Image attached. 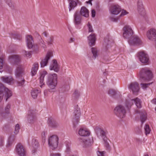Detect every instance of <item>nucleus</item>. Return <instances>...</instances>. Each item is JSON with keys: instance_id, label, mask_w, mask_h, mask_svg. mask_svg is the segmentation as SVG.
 Masks as SVG:
<instances>
[{"instance_id": "f257e3e1", "label": "nucleus", "mask_w": 156, "mask_h": 156, "mask_svg": "<svg viewBox=\"0 0 156 156\" xmlns=\"http://www.w3.org/2000/svg\"><path fill=\"white\" fill-rule=\"evenodd\" d=\"M123 36L124 38L129 39V42L131 45H139L142 42L140 38L137 36H133V32L130 26H125L123 28Z\"/></svg>"}, {"instance_id": "f03ea898", "label": "nucleus", "mask_w": 156, "mask_h": 156, "mask_svg": "<svg viewBox=\"0 0 156 156\" xmlns=\"http://www.w3.org/2000/svg\"><path fill=\"white\" fill-rule=\"evenodd\" d=\"M20 61L21 57L19 55H12L9 56V61L12 65L18 66L16 71V77L22 76L24 71L23 66L22 65H20Z\"/></svg>"}, {"instance_id": "7ed1b4c3", "label": "nucleus", "mask_w": 156, "mask_h": 156, "mask_svg": "<svg viewBox=\"0 0 156 156\" xmlns=\"http://www.w3.org/2000/svg\"><path fill=\"white\" fill-rule=\"evenodd\" d=\"M139 76L141 80L149 81L154 77V75L151 68L144 67L141 69L139 73Z\"/></svg>"}, {"instance_id": "20e7f679", "label": "nucleus", "mask_w": 156, "mask_h": 156, "mask_svg": "<svg viewBox=\"0 0 156 156\" xmlns=\"http://www.w3.org/2000/svg\"><path fill=\"white\" fill-rule=\"evenodd\" d=\"M57 76L56 74H50L48 76L46 83L50 88L48 90L50 92H52L51 90H54L57 84Z\"/></svg>"}, {"instance_id": "39448f33", "label": "nucleus", "mask_w": 156, "mask_h": 156, "mask_svg": "<svg viewBox=\"0 0 156 156\" xmlns=\"http://www.w3.org/2000/svg\"><path fill=\"white\" fill-rule=\"evenodd\" d=\"M12 95V92L8 88L2 85L0 90V103L2 101L3 97L6 101Z\"/></svg>"}, {"instance_id": "423d86ee", "label": "nucleus", "mask_w": 156, "mask_h": 156, "mask_svg": "<svg viewBox=\"0 0 156 156\" xmlns=\"http://www.w3.org/2000/svg\"><path fill=\"white\" fill-rule=\"evenodd\" d=\"M114 114L118 117L122 118L126 116V111L125 107L121 105H117L114 110Z\"/></svg>"}, {"instance_id": "0eeeda50", "label": "nucleus", "mask_w": 156, "mask_h": 156, "mask_svg": "<svg viewBox=\"0 0 156 156\" xmlns=\"http://www.w3.org/2000/svg\"><path fill=\"white\" fill-rule=\"evenodd\" d=\"M138 57L141 63L146 65L149 64V57L146 51H141L139 52L138 53Z\"/></svg>"}, {"instance_id": "6e6552de", "label": "nucleus", "mask_w": 156, "mask_h": 156, "mask_svg": "<svg viewBox=\"0 0 156 156\" xmlns=\"http://www.w3.org/2000/svg\"><path fill=\"white\" fill-rule=\"evenodd\" d=\"M58 138L57 136L53 135L48 139V144L50 148L52 150L55 149L57 147Z\"/></svg>"}, {"instance_id": "1a4fd4ad", "label": "nucleus", "mask_w": 156, "mask_h": 156, "mask_svg": "<svg viewBox=\"0 0 156 156\" xmlns=\"http://www.w3.org/2000/svg\"><path fill=\"white\" fill-rule=\"evenodd\" d=\"M146 36L150 41L154 42L156 44V29L151 28L148 30Z\"/></svg>"}, {"instance_id": "9d476101", "label": "nucleus", "mask_w": 156, "mask_h": 156, "mask_svg": "<svg viewBox=\"0 0 156 156\" xmlns=\"http://www.w3.org/2000/svg\"><path fill=\"white\" fill-rule=\"evenodd\" d=\"M26 42L28 48H33L34 49L33 52L35 53L38 52L37 48L36 49L35 46L34 44V42L32 36L30 35H28L26 37Z\"/></svg>"}, {"instance_id": "9b49d317", "label": "nucleus", "mask_w": 156, "mask_h": 156, "mask_svg": "<svg viewBox=\"0 0 156 156\" xmlns=\"http://www.w3.org/2000/svg\"><path fill=\"white\" fill-rule=\"evenodd\" d=\"M134 103L137 108H140L141 107V101L140 99L136 98L134 99H131L129 101H126V106L127 108L131 107Z\"/></svg>"}, {"instance_id": "f8f14e48", "label": "nucleus", "mask_w": 156, "mask_h": 156, "mask_svg": "<svg viewBox=\"0 0 156 156\" xmlns=\"http://www.w3.org/2000/svg\"><path fill=\"white\" fill-rule=\"evenodd\" d=\"M74 117L73 120V126L76 127L79 121L80 116V108L77 106L76 108H75L74 112Z\"/></svg>"}, {"instance_id": "ddd939ff", "label": "nucleus", "mask_w": 156, "mask_h": 156, "mask_svg": "<svg viewBox=\"0 0 156 156\" xmlns=\"http://www.w3.org/2000/svg\"><path fill=\"white\" fill-rule=\"evenodd\" d=\"M96 133L99 139L105 140L106 137V131L103 129L96 127L95 129Z\"/></svg>"}, {"instance_id": "4468645a", "label": "nucleus", "mask_w": 156, "mask_h": 156, "mask_svg": "<svg viewBox=\"0 0 156 156\" xmlns=\"http://www.w3.org/2000/svg\"><path fill=\"white\" fill-rule=\"evenodd\" d=\"M79 140L83 147H88L91 146L93 144V139H88L86 140L83 138H80Z\"/></svg>"}, {"instance_id": "2eb2a0df", "label": "nucleus", "mask_w": 156, "mask_h": 156, "mask_svg": "<svg viewBox=\"0 0 156 156\" xmlns=\"http://www.w3.org/2000/svg\"><path fill=\"white\" fill-rule=\"evenodd\" d=\"M16 151L19 156H26V150L21 144H19L16 145Z\"/></svg>"}, {"instance_id": "dca6fc26", "label": "nucleus", "mask_w": 156, "mask_h": 156, "mask_svg": "<svg viewBox=\"0 0 156 156\" xmlns=\"http://www.w3.org/2000/svg\"><path fill=\"white\" fill-rule=\"evenodd\" d=\"M82 18L78 11H76L73 15V22L76 26L80 25L81 23Z\"/></svg>"}, {"instance_id": "f3484780", "label": "nucleus", "mask_w": 156, "mask_h": 156, "mask_svg": "<svg viewBox=\"0 0 156 156\" xmlns=\"http://www.w3.org/2000/svg\"><path fill=\"white\" fill-rule=\"evenodd\" d=\"M129 88L132 91L134 94H136L139 90V87L138 83L136 82L131 83L129 85Z\"/></svg>"}, {"instance_id": "a211bd4d", "label": "nucleus", "mask_w": 156, "mask_h": 156, "mask_svg": "<svg viewBox=\"0 0 156 156\" xmlns=\"http://www.w3.org/2000/svg\"><path fill=\"white\" fill-rule=\"evenodd\" d=\"M137 9L139 13L143 16L146 14L145 9L144 7L142 0H138Z\"/></svg>"}, {"instance_id": "6ab92c4d", "label": "nucleus", "mask_w": 156, "mask_h": 156, "mask_svg": "<svg viewBox=\"0 0 156 156\" xmlns=\"http://www.w3.org/2000/svg\"><path fill=\"white\" fill-rule=\"evenodd\" d=\"M28 144L34 148V150L32 151V153H34L36 151V149L39 146V143L37 140L34 138L30 142V140L29 139L28 141Z\"/></svg>"}, {"instance_id": "aec40b11", "label": "nucleus", "mask_w": 156, "mask_h": 156, "mask_svg": "<svg viewBox=\"0 0 156 156\" xmlns=\"http://www.w3.org/2000/svg\"><path fill=\"white\" fill-rule=\"evenodd\" d=\"M53 55L52 52H50L48 53L45 58L42 60L40 62L41 67H44L46 66L48 62V60Z\"/></svg>"}, {"instance_id": "412c9836", "label": "nucleus", "mask_w": 156, "mask_h": 156, "mask_svg": "<svg viewBox=\"0 0 156 156\" xmlns=\"http://www.w3.org/2000/svg\"><path fill=\"white\" fill-rule=\"evenodd\" d=\"M121 11V7L118 5H113L111 7L110 11L113 15H118Z\"/></svg>"}, {"instance_id": "4be33fe9", "label": "nucleus", "mask_w": 156, "mask_h": 156, "mask_svg": "<svg viewBox=\"0 0 156 156\" xmlns=\"http://www.w3.org/2000/svg\"><path fill=\"white\" fill-rule=\"evenodd\" d=\"M96 35L94 34H90L88 37V41L89 45L90 46H94L95 44Z\"/></svg>"}, {"instance_id": "5701e85b", "label": "nucleus", "mask_w": 156, "mask_h": 156, "mask_svg": "<svg viewBox=\"0 0 156 156\" xmlns=\"http://www.w3.org/2000/svg\"><path fill=\"white\" fill-rule=\"evenodd\" d=\"M1 78L4 82L9 84H12L14 83V79L11 76H2Z\"/></svg>"}, {"instance_id": "b1692460", "label": "nucleus", "mask_w": 156, "mask_h": 156, "mask_svg": "<svg viewBox=\"0 0 156 156\" xmlns=\"http://www.w3.org/2000/svg\"><path fill=\"white\" fill-rule=\"evenodd\" d=\"M78 133L82 136H88L90 135V132L88 130L85 128H80L79 130Z\"/></svg>"}, {"instance_id": "393cba45", "label": "nucleus", "mask_w": 156, "mask_h": 156, "mask_svg": "<svg viewBox=\"0 0 156 156\" xmlns=\"http://www.w3.org/2000/svg\"><path fill=\"white\" fill-rule=\"evenodd\" d=\"M128 13V12H127L126 10L123 9L122 11V12L121 14L120 15L119 17H115L111 16L110 17V20L113 22H117L118 20H119V17L123 16H124L127 14Z\"/></svg>"}, {"instance_id": "a878e982", "label": "nucleus", "mask_w": 156, "mask_h": 156, "mask_svg": "<svg viewBox=\"0 0 156 156\" xmlns=\"http://www.w3.org/2000/svg\"><path fill=\"white\" fill-rule=\"evenodd\" d=\"M50 69L54 70L56 72H58L59 71V67L56 60L53 59V63L50 66Z\"/></svg>"}, {"instance_id": "bb28decb", "label": "nucleus", "mask_w": 156, "mask_h": 156, "mask_svg": "<svg viewBox=\"0 0 156 156\" xmlns=\"http://www.w3.org/2000/svg\"><path fill=\"white\" fill-rule=\"evenodd\" d=\"M79 13L80 15L83 16L85 17H88L89 16V10L85 7H82L81 8Z\"/></svg>"}, {"instance_id": "cd10ccee", "label": "nucleus", "mask_w": 156, "mask_h": 156, "mask_svg": "<svg viewBox=\"0 0 156 156\" xmlns=\"http://www.w3.org/2000/svg\"><path fill=\"white\" fill-rule=\"evenodd\" d=\"M69 2V11H70L76 6L78 0H68Z\"/></svg>"}, {"instance_id": "c85d7f7f", "label": "nucleus", "mask_w": 156, "mask_h": 156, "mask_svg": "<svg viewBox=\"0 0 156 156\" xmlns=\"http://www.w3.org/2000/svg\"><path fill=\"white\" fill-rule=\"evenodd\" d=\"M11 105L9 104H8L5 107L4 112L0 111V113L2 116H4L5 114H8L9 113V111L10 109Z\"/></svg>"}, {"instance_id": "c756f323", "label": "nucleus", "mask_w": 156, "mask_h": 156, "mask_svg": "<svg viewBox=\"0 0 156 156\" xmlns=\"http://www.w3.org/2000/svg\"><path fill=\"white\" fill-rule=\"evenodd\" d=\"M38 64L37 62H35L33 64L31 71V75L32 76L36 74L38 68Z\"/></svg>"}, {"instance_id": "7c9ffc66", "label": "nucleus", "mask_w": 156, "mask_h": 156, "mask_svg": "<svg viewBox=\"0 0 156 156\" xmlns=\"http://www.w3.org/2000/svg\"><path fill=\"white\" fill-rule=\"evenodd\" d=\"M36 119L35 115L31 111L29 112V114L28 116V120L29 122L32 123L33 122L34 120Z\"/></svg>"}, {"instance_id": "2f4dec72", "label": "nucleus", "mask_w": 156, "mask_h": 156, "mask_svg": "<svg viewBox=\"0 0 156 156\" xmlns=\"http://www.w3.org/2000/svg\"><path fill=\"white\" fill-rule=\"evenodd\" d=\"M47 74V72L46 71L43 72L41 75V76L40 77V87H42V86L44 84V77Z\"/></svg>"}, {"instance_id": "473e14b6", "label": "nucleus", "mask_w": 156, "mask_h": 156, "mask_svg": "<svg viewBox=\"0 0 156 156\" xmlns=\"http://www.w3.org/2000/svg\"><path fill=\"white\" fill-rule=\"evenodd\" d=\"M91 52L93 54V58L94 59L98 57L99 55V51L97 48L93 47L91 48Z\"/></svg>"}, {"instance_id": "72a5a7b5", "label": "nucleus", "mask_w": 156, "mask_h": 156, "mask_svg": "<svg viewBox=\"0 0 156 156\" xmlns=\"http://www.w3.org/2000/svg\"><path fill=\"white\" fill-rule=\"evenodd\" d=\"M48 122L49 126L51 127H56L58 125V123L54 121H52L51 119H49Z\"/></svg>"}, {"instance_id": "f704fd0d", "label": "nucleus", "mask_w": 156, "mask_h": 156, "mask_svg": "<svg viewBox=\"0 0 156 156\" xmlns=\"http://www.w3.org/2000/svg\"><path fill=\"white\" fill-rule=\"evenodd\" d=\"M40 92V90L35 89L32 91L31 92V96L34 99L36 98L38 94Z\"/></svg>"}, {"instance_id": "c9c22d12", "label": "nucleus", "mask_w": 156, "mask_h": 156, "mask_svg": "<svg viewBox=\"0 0 156 156\" xmlns=\"http://www.w3.org/2000/svg\"><path fill=\"white\" fill-rule=\"evenodd\" d=\"M71 143L70 142L66 141V151L67 154H70V146Z\"/></svg>"}, {"instance_id": "e433bc0d", "label": "nucleus", "mask_w": 156, "mask_h": 156, "mask_svg": "<svg viewBox=\"0 0 156 156\" xmlns=\"http://www.w3.org/2000/svg\"><path fill=\"white\" fill-rule=\"evenodd\" d=\"M147 118L146 114L145 112L141 114L140 116V120L142 124H143L146 121Z\"/></svg>"}, {"instance_id": "4c0bfd02", "label": "nucleus", "mask_w": 156, "mask_h": 156, "mask_svg": "<svg viewBox=\"0 0 156 156\" xmlns=\"http://www.w3.org/2000/svg\"><path fill=\"white\" fill-rule=\"evenodd\" d=\"M152 82L149 83H141L140 86L144 90H146V88L148 87L151 84Z\"/></svg>"}, {"instance_id": "58836bf2", "label": "nucleus", "mask_w": 156, "mask_h": 156, "mask_svg": "<svg viewBox=\"0 0 156 156\" xmlns=\"http://www.w3.org/2000/svg\"><path fill=\"white\" fill-rule=\"evenodd\" d=\"M104 141V144L106 148L107 149H109L110 148V145L109 144V142H108V140H108L107 138H106V139H105V140H103Z\"/></svg>"}, {"instance_id": "ea45409f", "label": "nucleus", "mask_w": 156, "mask_h": 156, "mask_svg": "<svg viewBox=\"0 0 156 156\" xmlns=\"http://www.w3.org/2000/svg\"><path fill=\"white\" fill-rule=\"evenodd\" d=\"M23 54L27 57L30 58L32 56V54L30 51H27L25 50L23 51Z\"/></svg>"}, {"instance_id": "a19ab883", "label": "nucleus", "mask_w": 156, "mask_h": 156, "mask_svg": "<svg viewBox=\"0 0 156 156\" xmlns=\"http://www.w3.org/2000/svg\"><path fill=\"white\" fill-rule=\"evenodd\" d=\"M144 129L145 131V133L146 135L150 133L151 131V129L148 125L146 124L144 127Z\"/></svg>"}, {"instance_id": "79ce46f5", "label": "nucleus", "mask_w": 156, "mask_h": 156, "mask_svg": "<svg viewBox=\"0 0 156 156\" xmlns=\"http://www.w3.org/2000/svg\"><path fill=\"white\" fill-rule=\"evenodd\" d=\"M47 133L45 132H43L41 134L42 142L44 143L46 138Z\"/></svg>"}, {"instance_id": "37998d69", "label": "nucleus", "mask_w": 156, "mask_h": 156, "mask_svg": "<svg viewBox=\"0 0 156 156\" xmlns=\"http://www.w3.org/2000/svg\"><path fill=\"white\" fill-rule=\"evenodd\" d=\"M20 129V127L19 125L18 124H17L15 126V129L14 132V134L16 135L18 134Z\"/></svg>"}, {"instance_id": "c03bdc74", "label": "nucleus", "mask_w": 156, "mask_h": 156, "mask_svg": "<svg viewBox=\"0 0 156 156\" xmlns=\"http://www.w3.org/2000/svg\"><path fill=\"white\" fill-rule=\"evenodd\" d=\"M116 94V91L113 89L110 90L108 92V94L111 96H113Z\"/></svg>"}, {"instance_id": "a18cd8bd", "label": "nucleus", "mask_w": 156, "mask_h": 156, "mask_svg": "<svg viewBox=\"0 0 156 156\" xmlns=\"http://www.w3.org/2000/svg\"><path fill=\"white\" fill-rule=\"evenodd\" d=\"M54 37L51 36L48 39V43L49 44H52L54 40Z\"/></svg>"}, {"instance_id": "49530a36", "label": "nucleus", "mask_w": 156, "mask_h": 156, "mask_svg": "<svg viewBox=\"0 0 156 156\" xmlns=\"http://www.w3.org/2000/svg\"><path fill=\"white\" fill-rule=\"evenodd\" d=\"M58 101L61 103H64L65 101V98L64 97L60 96L59 97Z\"/></svg>"}, {"instance_id": "de8ad7c7", "label": "nucleus", "mask_w": 156, "mask_h": 156, "mask_svg": "<svg viewBox=\"0 0 156 156\" xmlns=\"http://www.w3.org/2000/svg\"><path fill=\"white\" fill-rule=\"evenodd\" d=\"M87 26L88 28V32H92L93 31V30L92 28V26L89 23H88L87 24Z\"/></svg>"}, {"instance_id": "09e8293b", "label": "nucleus", "mask_w": 156, "mask_h": 156, "mask_svg": "<svg viewBox=\"0 0 156 156\" xmlns=\"http://www.w3.org/2000/svg\"><path fill=\"white\" fill-rule=\"evenodd\" d=\"M39 44L40 45H41V47H43L44 48L45 47V45L44 44V42L42 39H41V40H40Z\"/></svg>"}, {"instance_id": "8fccbe9b", "label": "nucleus", "mask_w": 156, "mask_h": 156, "mask_svg": "<svg viewBox=\"0 0 156 156\" xmlns=\"http://www.w3.org/2000/svg\"><path fill=\"white\" fill-rule=\"evenodd\" d=\"M105 153V151H98L97 152V154L98 156H104V154Z\"/></svg>"}, {"instance_id": "3c124183", "label": "nucleus", "mask_w": 156, "mask_h": 156, "mask_svg": "<svg viewBox=\"0 0 156 156\" xmlns=\"http://www.w3.org/2000/svg\"><path fill=\"white\" fill-rule=\"evenodd\" d=\"M3 59L0 58V70L2 69L3 65ZM1 71H0V72Z\"/></svg>"}, {"instance_id": "603ef678", "label": "nucleus", "mask_w": 156, "mask_h": 156, "mask_svg": "<svg viewBox=\"0 0 156 156\" xmlns=\"http://www.w3.org/2000/svg\"><path fill=\"white\" fill-rule=\"evenodd\" d=\"M25 82L24 79L22 80V81H18L17 82L18 85L19 86H22L23 85Z\"/></svg>"}, {"instance_id": "864d4df0", "label": "nucleus", "mask_w": 156, "mask_h": 156, "mask_svg": "<svg viewBox=\"0 0 156 156\" xmlns=\"http://www.w3.org/2000/svg\"><path fill=\"white\" fill-rule=\"evenodd\" d=\"M5 1L9 7L12 6V3L11 2V0H5Z\"/></svg>"}, {"instance_id": "5fc2aeb1", "label": "nucleus", "mask_w": 156, "mask_h": 156, "mask_svg": "<svg viewBox=\"0 0 156 156\" xmlns=\"http://www.w3.org/2000/svg\"><path fill=\"white\" fill-rule=\"evenodd\" d=\"M14 141V139L12 136H10L8 139V141L11 143L12 144Z\"/></svg>"}, {"instance_id": "6e6d98bb", "label": "nucleus", "mask_w": 156, "mask_h": 156, "mask_svg": "<svg viewBox=\"0 0 156 156\" xmlns=\"http://www.w3.org/2000/svg\"><path fill=\"white\" fill-rule=\"evenodd\" d=\"M50 156H61V154L59 153H52L51 154Z\"/></svg>"}, {"instance_id": "4d7b16f0", "label": "nucleus", "mask_w": 156, "mask_h": 156, "mask_svg": "<svg viewBox=\"0 0 156 156\" xmlns=\"http://www.w3.org/2000/svg\"><path fill=\"white\" fill-rule=\"evenodd\" d=\"M92 17H94L95 16V11L94 10H92L91 11Z\"/></svg>"}, {"instance_id": "13d9d810", "label": "nucleus", "mask_w": 156, "mask_h": 156, "mask_svg": "<svg viewBox=\"0 0 156 156\" xmlns=\"http://www.w3.org/2000/svg\"><path fill=\"white\" fill-rule=\"evenodd\" d=\"M4 144V140L3 139H1L0 140V147L3 145Z\"/></svg>"}, {"instance_id": "bf43d9fd", "label": "nucleus", "mask_w": 156, "mask_h": 156, "mask_svg": "<svg viewBox=\"0 0 156 156\" xmlns=\"http://www.w3.org/2000/svg\"><path fill=\"white\" fill-rule=\"evenodd\" d=\"M151 102L153 104L156 105V98L153 99L151 100Z\"/></svg>"}, {"instance_id": "052dcab7", "label": "nucleus", "mask_w": 156, "mask_h": 156, "mask_svg": "<svg viewBox=\"0 0 156 156\" xmlns=\"http://www.w3.org/2000/svg\"><path fill=\"white\" fill-rule=\"evenodd\" d=\"M12 144L11 143L8 141V142L6 145V147L7 148H9L10 147L12 146Z\"/></svg>"}, {"instance_id": "680f3d73", "label": "nucleus", "mask_w": 156, "mask_h": 156, "mask_svg": "<svg viewBox=\"0 0 156 156\" xmlns=\"http://www.w3.org/2000/svg\"><path fill=\"white\" fill-rule=\"evenodd\" d=\"M48 34L46 32H44L42 33V35H44L45 37H47Z\"/></svg>"}, {"instance_id": "e2e57ef3", "label": "nucleus", "mask_w": 156, "mask_h": 156, "mask_svg": "<svg viewBox=\"0 0 156 156\" xmlns=\"http://www.w3.org/2000/svg\"><path fill=\"white\" fill-rule=\"evenodd\" d=\"M74 38H72V37H71L70 38L69 40V43L72 42L74 41Z\"/></svg>"}, {"instance_id": "0e129e2a", "label": "nucleus", "mask_w": 156, "mask_h": 156, "mask_svg": "<svg viewBox=\"0 0 156 156\" xmlns=\"http://www.w3.org/2000/svg\"><path fill=\"white\" fill-rule=\"evenodd\" d=\"M74 94L76 96H79V94L78 91L77 90H76L75 91Z\"/></svg>"}, {"instance_id": "69168bd1", "label": "nucleus", "mask_w": 156, "mask_h": 156, "mask_svg": "<svg viewBox=\"0 0 156 156\" xmlns=\"http://www.w3.org/2000/svg\"><path fill=\"white\" fill-rule=\"evenodd\" d=\"M16 38L17 39H21V37L20 35H17Z\"/></svg>"}, {"instance_id": "338daca9", "label": "nucleus", "mask_w": 156, "mask_h": 156, "mask_svg": "<svg viewBox=\"0 0 156 156\" xmlns=\"http://www.w3.org/2000/svg\"><path fill=\"white\" fill-rule=\"evenodd\" d=\"M86 2L87 3L90 4L91 5L92 4L91 3V1L90 0H89L88 1H87Z\"/></svg>"}, {"instance_id": "774afa93", "label": "nucleus", "mask_w": 156, "mask_h": 156, "mask_svg": "<svg viewBox=\"0 0 156 156\" xmlns=\"http://www.w3.org/2000/svg\"><path fill=\"white\" fill-rule=\"evenodd\" d=\"M47 93V90H44V94L45 95H46Z\"/></svg>"}]
</instances>
